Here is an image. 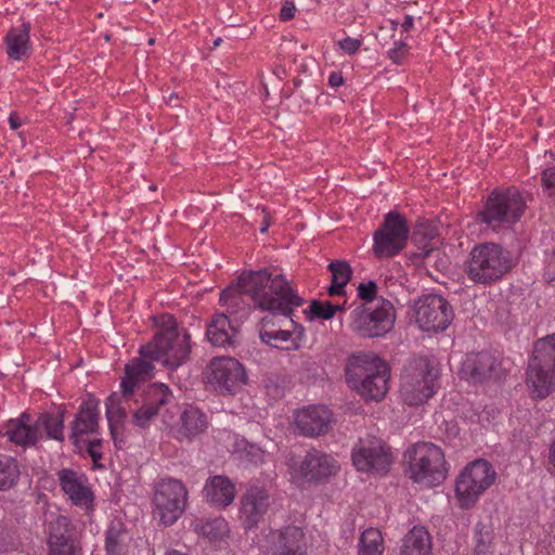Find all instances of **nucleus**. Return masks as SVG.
<instances>
[{
  "instance_id": "22",
  "label": "nucleus",
  "mask_w": 555,
  "mask_h": 555,
  "mask_svg": "<svg viewBox=\"0 0 555 555\" xmlns=\"http://www.w3.org/2000/svg\"><path fill=\"white\" fill-rule=\"evenodd\" d=\"M61 490L75 506L89 509L92 507L94 495L88 477L72 468H62L56 472Z\"/></svg>"
},
{
  "instance_id": "38",
  "label": "nucleus",
  "mask_w": 555,
  "mask_h": 555,
  "mask_svg": "<svg viewBox=\"0 0 555 555\" xmlns=\"http://www.w3.org/2000/svg\"><path fill=\"white\" fill-rule=\"evenodd\" d=\"M475 550L474 555H492L493 554V532L482 522H478L474 529Z\"/></svg>"
},
{
  "instance_id": "56",
  "label": "nucleus",
  "mask_w": 555,
  "mask_h": 555,
  "mask_svg": "<svg viewBox=\"0 0 555 555\" xmlns=\"http://www.w3.org/2000/svg\"><path fill=\"white\" fill-rule=\"evenodd\" d=\"M270 227V221L267 217L263 218V220L261 221V225H260V232L261 233H266L268 231Z\"/></svg>"
},
{
  "instance_id": "7",
  "label": "nucleus",
  "mask_w": 555,
  "mask_h": 555,
  "mask_svg": "<svg viewBox=\"0 0 555 555\" xmlns=\"http://www.w3.org/2000/svg\"><path fill=\"white\" fill-rule=\"evenodd\" d=\"M527 385L533 398L544 399L555 391V333L535 341Z\"/></svg>"
},
{
  "instance_id": "13",
  "label": "nucleus",
  "mask_w": 555,
  "mask_h": 555,
  "mask_svg": "<svg viewBox=\"0 0 555 555\" xmlns=\"http://www.w3.org/2000/svg\"><path fill=\"white\" fill-rule=\"evenodd\" d=\"M408 238L409 227L405 217L398 211H389L374 233V253L377 258L393 257L405 247Z\"/></svg>"
},
{
  "instance_id": "4",
  "label": "nucleus",
  "mask_w": 555,
  "mask_h": 555,
  "mask_svg": "<svg viewBox=\"0 0 555 555\" xmlns=\"http://www.w3.org/2000/svg\"><path fill=\"white\" fill-rule=\"evenodd\" d=\"M512 269L509 253L495 243H482L473 247L465 262L464 272L475 284L491 285Z\"/></svg>"
},
{
  "instance_id": "5",
  "label": "nucleus",
  "mask_w": 555,
  "mask_h": 555,
  "mask_svg": "<svg viewBox=\"0 0 555 555\" xmlns=\"http://www.w3.org/2000/svg\"><path fill=\"white\" fill-rule=\"evenodd\" d=\"M439 369L434 359L417 357L409 361L401 375L400 393L408 405L425 403L438 390Z\"/></svg>"
},
{
  "instance_id": "28",
  "label": "nucleus",
  "mask_w": 555,
  "mask_h": 555,
  "mask_svg": "<svg viewBox=\"0 0 555 555\" xmlns=\"http://www.w3.org/2000/svg\"><path fill=\"white\" fill-rule=\"evenodd\" d=\"M237 331L228 315L216 314L207 325L206 337L215 347H232L235 344Z\"/></svg>"
},
{
  "instance_id": "27",
  "label": "nucleus",
  "mask_w": 555,
  "mask_h": 555,
  "mask_svg": "<svg viewBox=\"0 0 555 555\" xmlns=\"http://www.w3.org/2000/svg\"><path fill=\"white\" fill-rule=\"evenodd\" d=\"M272 555H307L306 538L302 529L287 526L279 531Z\"/></svg>"
},
{
  "instance_id": "30",
  "label": "nucleus",
  "mask_w": 555,
  "mask_h": 555,
  "mask_svg": "<svg viewBox=\"0 0 555 555\" xmlns=\"http://www.w3.org/2000/svg\"><path fill=\"white\" fill-rule=\"evenodd\" d=\"M431 541L424 527H413L403 539L401 555H430Z\"/></svg>"
},
{
  "instance_id": "45",
  "label": "nucleus",
  "mask_w": 555,
  "mask_h": 555,
  "mask_svg": "<svg viewBox=\"0 0 555 555\" xmlns=\"http://www.w3.org/2000/svg\"><path fill=\"white\" fill-rule=\"evenodd\" d=\"M416 249L411 251L409 254V258L414 263L418 264L420 261L428 259L431 257L435 253H437V249L434 246H428L426 244L424 245H415Z\"/></svg>"
},
{
  "instance_id": "12",
  "label": "nucleus",
  "mask_w": 555,
  "mask_h": 555,
  "mask_svg": "<svg viewBox=\"0 0 555 555\" xmlns=\"http://www.w3.org/2000/svg\"><path fill=\"white\" fill-rule=\"evenodd\" d=\"M496 473L486 460L469 463L455 482V494L462 508H470L479 496L492 486Z\"/></svg>"
},
{
  "instance_id": "17",
  "label": "nucleus",
  "mask_w": 555,
  "mask_h": 555,
  "mask_svg": "<svg viewBox=\"0 0 555 555\" xmlns=\"http://www.w3.org/2000/svg\"><path fill=\"white\" fill-rule=\"evenodd\" d=\"M460 375L462 379L482 385L499 379L502 375L501 360L489 351L466 354Z\"/></svg>"
},
{
  "instance_id": "3",
  "label": "nucleus",
  "mask_w": 555,
  "mask_h": 555,
  "mask_svg": "<svg viewBox=\"0 0 555 555\" xmlns=\"http://www.w3.org/2000/svg\"><path fill=\"white\" fill-rule=\"evenodd\" d=\"M153 360L149 357L140 354L139 358L132 359L125 366V376L120 383L121 391L113 392L105 402L106 418L109 425L112 435L118 425H121L128 415V411L132 410V402L138 403L135 397V389L141 383L151 378L154 371Z\"/></svg>"
},
{
  "instance_id": "6",
  "label": "nucleus",
  "mask_w": 555,
  "mask_h": 555,
  "mask_svg": "<svg viewBox=\"0 0 555 555\" xmlns=\"http://www.w3.org/2000/svg\"><path fill=\"white\" fill-rule=\"evenodd\" d=\"M525 209L526 201L517 189H494L477 212V220L492 230L507 229L520 220Z\"/></svg>"
},
{
  "instance_id": "16",
  "label": "nucleus",
  "mask_w": 555,
  "mask_h": 555,
  "mask_svg": "<svg viewBox=\"0 0 555 555\" xmlns=\"http://www.w3.org/2000/svg\"><path fill=\"white\" fill-rule=\"evenodd\" d=\"M338 469L339 465L332 455L315 449L307 452L300 461L293 460L289 465L292 478L297 482L322 481Z\"/></svg>"
},
{
  "instance_id": "41",
  "label": "nucleus",
  "mask_w": 555,
  "mask_h": 555,
  "mask_svg": "<svg viewBox=\"0 0 555 555\" xmlns=\"http://www.w3.org/2000/svg\"><path fill=\"white\" fill-rule=\"evenodd\" d=\"M347 300L343 304H333L331 301L313 300L310 305V312L323 320H330L337 311H343L346 307Z\"/></svg>"
},
{
  "instance_id": "48",
  "label": "nucleus",
  "mask_w": 555,
  "mask_h": 555,
  "mask_svg": "<svg viewBox=\"0 0 555 555\" xmlns=\"http://www.w3.org/2000/svg\"><path fill=\"white\" fill-rule=\"evenodd\" d=\"M544 279L547 282L555 281V247L552 256L547 259L545 269H544Z\"/></svg>"
},
{
  "instance_id": "40",
  "label": "nucleus",
  "mask_w": 555,
  "mask_h": 555,
  "mask_svg": "<svg viewBox=\"0 0 555 555\" xmlns=\"http://www.w3.org/2000/svg\"><path fill=\"white\" fill-rule=\"evenodd\" d=\"M331 278L339 287H346L352 276V269L347 261L335 260L328 264Z\"/></svg>"
},
{
  "instance_id": "1",
  "label": "nucleus",
  "mask_w": 555,
  "mask_h": 555,
  "mask_svg": "<svg viewBox=\"0 0 555 555\" xmlns=\"http://www.w3.org/2000/svg\"><path fill=\"white\" fill-rule=\"evenodd\" d=\"M248 296L254 305L268 310L272 318H264L259 331L260 340L271 347L295 351L300 348L305 328L293 320V312L304 305V299L289 285L283 274L273 275L268 269L243 272L236 285L220 293V304L232 312Z\"/></svg>"
},
{
  "instance_id": "49",
  "label": "nucleus",
  "mask_w": 555,
  "mask_h": 555,
  "mask_svg": "<svg viewBox=\"0 0 555 555\" xmlns=\"http://www.w3.org/2000/svg\"><path fill=\"white\" fill-rule=\"evenodd\" d=\"M296 12V8L293 2H285L280 12V20L283 22L291 21L294 18Z\"/></svg>"
},
{
  "instance_id": "25",
  "label": "nucleus",
  "mask_w": 555,
  "mask_h": 555,
  "mask_svg": "<svg viewBox=\"0 0 555 555\" xmlns=\"http://www.w3.org/2000/svg\"><path fill=\"white\" fill-rule=\"evenodd\" d=\"M31 24L22 21L21 25L11 27L3 38L5 53L13 61H22L31 54L30 43Z\"/></svg>"
},
{
  "instance_id": "42",
  "label": "nucleus",
  "mask_w": 555,
  "mask_h": 555,
  "mask_svg": "<svg viewBox=\"0 0 555 555\" xmlns=\"http://www.w3.org/2000/svg\"><path fill=\"white\" fill-rule=\"evenodd\" d=\"M102 447L103 440L101 438H88L80 454H88L92 459V462L96 467H102V465L100 464V461L103 459Z\"/></svg>"
},
{
  "instance_id": "24",
  "label": "nucleus",
  "mask_w": 555,
  "mask_h": 555,
  "mask_svg": "<svg viewBox=\"0 0 555 555\" xmlns=\"http://www.w3.org/2000/svg\"><path fill=\"white\" fill-rule=\"evenodd\" d=\"M332 412L324 405H311L295 415L296 427L307 437H317L327 431Z\"/></svg>"
},
{
  "instance_id": "60",
  "label": "nucleus",
  "mask_w": 555,
  "mask_h": 555,
  "mask_svg": "<svg viewBox=\"0 0 555 555\" xmlns=\"http://www.w3.org/2000/svg\"><path fill=\"white\" fill-rule=\"evenodd\" d=\"M175 98L177 99V94L176 93H171L170 96H169L170 100H172Z\"/></svg>"
},
{
  "instance_id": "55",
  "label": "nucleus",
  "mask_w": 555,
  "mask_h": 555,
  "mask_svg": "<svg viewBox=\"0 0 555 555\" xmlns=\"http://www.w3.org/2000/svg\"><path fill=\"white\" fill-rule=\"evenodd\" d=\"M550 463L555 467V441L550 446Z\"/></svg>"
},
{
  "instance_id": "2",
  "label": "nucleus",
  "mask_w": 555,
  "mask_h": 555,
  "mask_svg": "<svg viewBox=\"0 0 555 555\" xmlns=\"http://www.w3.org/2000/svg\"><path fill=\"white\" fill-rule=\"evenodd\" d=\"M157 326L153 339L141 346L139 354L176 370L189 360L192 350L191 335L170 314L160 315Z\"/></svg>"
},
{
  "instance_id": "11",
  "label": "nucleus",
  "mask_w": 555,
  "mask_h": 555,
  "mask_svg": "<svg viewBox=\"0 0 555 555\" xmlns=\"http://www.w3.org/2000/svg\"><path fill=\"white\" fill-rule=\"evenodd\" d=\"M152 503L154 518L166 527L171 526L184 513L188 490L180 480L164 478L154 488Z\"/></svg>"
},
{
  "instance_id": "37",
  "label": "nucleus",
  "mask_w": 555,
  "mask_h": 555,
  "mask_svg": "<svg viewBox=\"0 0 555 555\" xmlns=\"http://www.w3.org/2000/svg\"><path fill=\"white\" fill-rule=\"evenodd\" d=\"M234 452L238 454L242 460L253 464L263 462L264 451L256 443L249 442L245 438H237L234 442Z\"/></svg>"
},
{
  "instance_id": "26",
  "label": "nucleus",
  "mask_w": 555,
  "mask_h": 555,
  "mask_svg": "<svg viewBox=\"0 0 555 555\" xmlns=\"http://www.w3.org/2000/svg\"><path fill=\"white\" fill-rule=\"evenodd\" d=\"M236 494L234 483L222 475H216L206 480L203 489L205 500L217 506L224 508L233 503Z\"/></svg>"
},
{
  "instance_id": "47",
  "label": "nucleus",
  "mask_w": 555,
  "mask_h": 555,
  "mask_svg": "<svg viewBox=\"0 0 555 555\" xmlns=\"http://www.w3.org/2000/svg\"><path fill=\"white\" fill-rule=\"evenodd\" d=\"M49 555H76V544L66 543V545L48 546Z\"/></svg>"
},
{
  "instance_id": "19",
  "label": "nucleus",
  "mask_w": 555,
  "mask_h": 555,
  "mask_svg": "<svg viewBox=\"0 0 555 555\" xmlns=\"http://www.w3.org/2000/svg\"><path fill=\"white\" fill-rule=\"evenodd\" d=\"M99 403L94 399L83 401L69 424V440L78 453L82 452L88 436L99 434Z\"/></svg>"
},
{
  "instance_id": "51",
  "label": "nucleus",
  "mask_w": 555,
  "mask_h": 555,
  "mask_svg": "<svg viewBox=\"0 0 555 555\" xmlns=\"http://www.w3.org/2000/svg\"><path fill=\"white\" fill-rule=\"evenodd\" d=\"M345 82L344 77L340 72H332L328 76V85L332 88H338L343 86Z\"/></svg>"
},
{
  "instance_id": "46",
  "label": "nucleus",
  "mask_w": 555,
  "mask_h": 555,
  "mask_svg": "<svg viewBox=\"0 0 555 555\" xmlns=\"http://www.w3.org/2000/svg\"><path fill=\"white\" fill-rule=\"evenodd\" d=\"M361 44L362 40L351 37H346L338 41L339 48L349 55L356 54Z\"/></svg>"
},
{
  "instance_id": "10",
  "label": "nucleus",
  "mask_w": 555,
  "mask_h": 555,
  "mask_svg": "<svg viewBox=\"0 0 555 555\" xmlns=\"http://www.w3.org/2000/svg\"><path fill=\"white\" fill-rule=\"evenodd\" d=\"M347 376L348 383L365 400L379 401L387 393L389 371L379 358L349 367Z\"/></svg>"
},
{
  "instance_id": "52",
  "label": "nucleus",
  "mask_w": 555,
  "mask_h": 555,
  "mask_svg": "<svg viewBox=\"0 0 555 555\" xmlns=\"http://www.w3.org/2000/svg\"><path fill=\"white\" fill-rule=\"evenodd\" d=\"M327 292L330 296H344L346 294L345 287L337 286L333 281H331Z\"/></svg>"
},
{
  "instance_id": "58",
  "label": "nucleus",
  "mask_w": 555,
  "mask_h": 555,
  "mask_svg": "<svg viewBox=\"0 0 555 555\" xmlns=\"http://www.w3.org/2000/svg\"><path fill=\"white\" fill-rule=\"evenodd\" d=\"M222 42V39L221 38H217L215 41H214V48L220 46Z\"/></svg>"
},
{
  "instance_id": "57",
  "label": "nucleus",
  "mask_w": 555,
  "mask_h": 555,
  "mask_svg": "<svg viewBox=\"0 0 555 555\" xmlns=\"http://www.w3.org/2000/svg\"><path fill=\"white\" fill-rule=\"evenodd\" d=\"M165 555H188L186 553H183V552H180V551H177V550H169L166 552Z\"/></svg>"
},
{
  "instance_id": "34",
  "label": "nucleus",
  "mask_w": 555,
  "mask_h": 555,
  "mask_svg": "<svg viewBox=\"0 0 555 555\" xmlns=\"http://www.w3.org/2000/svg\"><path fill=\"white\" fill-rule=\"evenodd\" d=\"M194 530L210 542H216L221 540L229 532V526L223 517H216L196 520Z\"/></svg>"
},
{
  "instance_id": "50",
  "label": "nucleus",
  "mask_w": 555,
  "mask_h": 555,
  "mask_svg": "<svg viewBox=\"0 0 555 555\" xmlns=\"http://www.w3.org/2000/svg\"><path fill=\"white\" fill-rule=\"evenodd\" d=\"M411 241H412V243L414 245H424V244H426L428 246H433L431 237H427V235L425 233H423L422 231L413 232Z\"/></svg>"
},
{
  "instance_id": "31",
  "label": "nucleus",
  "mask_w": 555,
  "mask_h": 555,
  "mask_svg": "<svg viewBox=\"0 0 555 555\" xmlns=\"http://www.w3.org/2000/svg\"><path fill=\"white\" fill-rule=\"evenodd\" d=\"M35 425L38 431L41 429L46 433V438L63 442L65 440L64 435V411L57 414L53 413H41L35 421Z\"/></svg>"
},
{
  "instance_id": "21",
  "label": "nucleus",
  "mask_w": 555,
  "mask_h": 555,
  "mask_svg": "<svg viewBox=\"0 0 555 555\" xmlns=\"http://www.w3.org/2000/svg\"><path fill=\"white\" fill-rule=\"evenodd\" d=\"M172 401L173 396L168 386L165 384L151 385L142 405L133 411L132 423L140 428L149 427L156 415L160 414L163 410L168 411L166 406Z\"/></svg>"
},
{
  "instance_id": "53",
  "label": "nucleus",
  "mask_w": 555,
  "mask_h": 555,
  "mask_svg": "<svg viewBox=\"0 0 555 555\" xmlns=\"http://www.w3.org/2000/svg\"><path fill=\"white\" fill-rule=\"evenodd\" d=\"M9 125H10L11 129H13V130L18 129L22 126V120L15 112L10 114Z\"/></svg>"
},
{
  "instance_id": "33",
  "label": "nucleus",
  "mask_w": 555,
  "mask_h": 555,
  "mask_svg": "<svg viewBox=\"0 0 555 555\" xmlns=\"http://www.w3.org/2000/svg\"><path fill=\"white\" fill-rule=\"evenodd\" d=\"M75 543L73 526L68 517L59 515L49 524L48 546L66 545Z\"/></svg>"
},
{
  "instance_id": "18",
  "label": "nucleus",
  "mask_w": 555,
  "mask_h": 555,
  "mask_svg": "<svg viewBox=\"0 0 555 555\" xmlns=\"http://www.w3.org/2000/svg\"><path fill=\"white\" fill-rule=\"evenodd\" d=\"M208 383L220 393H234L245 383L242 364L230 357L215 358L208 366Z\"/></svg>"
},
{
  "instance_id": "54",
  "label": "nucleus",
  "mask_w": 555,
  "mask_h": 555,
  "mask_svg": "<svg viewBox=\"0 0 555 555\" xmlns=\"http://www.w3.org/2000/svg\"><path fill=\"white\" fill-rule=\"evenodd\" d=\"M414 27V18L412 15H405L404 21L401 24V28L403 31L409 33Z\"/></svg>"
},
{
  "instance_id": "39",
  "label": "nucleus",
  "mask_w": 555,
  "mask_h": 555,
  "mask_svg": "<svg viewBox=\"0 0 555 555\" xmlns=\"http://www.w3.org/2000/svg\"><path fill=\"white\" fill-rule=\"evenodd\" d=\"M357 296L361 302H353L352 306H374L379 305V300H387L383 296H378V286L375 281L360 283L357 287Z\"/></svg>"
},
{
  "instance_id": "8",
  "label": "nucleus",
  "mask_w": 555,
  "mask_h": 555,
  "mask_svg": "<svg viewBox=\"0 0 555 555\" xmlns=\"http://www.w3.org/2000/svg\"><path fill=\"white\" fill-rule=\"evenodd\" d=\"M409 477L424 487L441 483L448 474L444 453L431 442H417L408 450Z\"/></svg>"
},
{
  "instance_id": "29",
  "label": "nucleus",
  "mask_w": 555,
  "mask_h": 555,
  "mask_svg": "<svg viewBox=\"0 0 555 555\" xmlns=\"http://www.w3.org/2000/svg\"><path fill=\"white\" fill-rule=\"evenodd\" d=\"M207 428V418L205 413L197 406L188 405L180 417V426L177 430L178 438L192 439L202 434Z\"/></svg>"
},
{
  "instance_id": "32",
  "label": "nucleus",
  "mask_w": 555,
  "mask_h": 555,
  "mask_svg": "<svg viewBox=\"0 0 555 555\" xmlns=\"http://www.w3.org/2000/svg\"><path fill=\"white\" fill-rule=\"evenodd\" d=\"M127 530L125 525L115 519L105 532V551L107 555H125L127 551Z\"/></svg>"
},
{
  "instance_id": "59",
  "label": "nucleus",
  "mask_w": 555,
  "mask_h": 555,
  "mask_svg": "<svg viewBox=\"0 0 555 555\" xmlns=\"http://www.w3.org/2000/svg\"><path fill=\"white\" fill-rule=\"evenodd\" d=\"M398 25H399L398 22H396V21L391 22V27H392L393 30L397 29Z\"/></svg>"
},
{
  "instance_id": "35",
  "label": "nucleus",
  "mask_w": 555,
  "mask_h": 555,
  "mask_svg": "<svg viewBox=\"0 0 555 555\" xmlns=\"http://www.w3.org/2000/svg\"><path fill=\"white\" fill-rule=\"evenodd\" d=\"M21 476L20 464L11 455L0 453V491H7L16 486Z\"/></svg>"
},
{
  "instance_id": "14",
  "label": "nucleus",
  "mask_w": 555,
  "mask_h": 555,
  "mask_svg": "<svg viewBox=\"0 0 555 555\" xmlns=\"http://www.w3.org/2000/svg\"><path fill=\"white\" fill-rule=\"evenodd\" d=\"M352 464L359 472L386 474L392 462L389 447L376 436L360 437L352 448Z\"/></svg>"
},
{
  "instance_id": "20",
  "label": "nucleus",
  "mask_w": 555,
  "mask_h": 555,
  "mask_svg": "<svg viewBox=\"0 0 555 555\" xmlns=\"http://www.w3.org/2000/svg\"><path fill=\"white\" fill-rule=\"evenodd\" d=\"M0 437L7 438L9 443L25 451L36 448L42 438V434L38 431L31 415L23 412L17 417L10 418L2 424Z\"/></svg>"
},
{
  "instance_id": "15",
  "label": "nucleus",
  "mask_w": 555,
  "mask_h": 555,
  "mask_svg": "<svg viewBox=\"0 0 555 555\" xmlns=\"http://www.w3.org/2000/svg\"><path fill=\"white\" fill-rule=\"evenodd\" d=\"M415 322L426 332L446 330L452 319L451 305L440 295L428 294L420 297L413 305Z\"/></svg>"
},
{
  "instance_id": "36",
  "label": "nucleus",
  "mask_w": 555,
  "mask_h": 555,
  "mask_svg": "<svg viewBox=\"0 0 555 555\" xmlns=\"http://www.w3.org/2000/svg\"><path fill=\"white\" fill-rule=\"evenodd\" d=\"M384 552V539L378 529H365L359 540V555H382Z\"/></svg>"
},
{
  "instance_id": "44",
  "label": "nucleus",
  "mask_w": 555,
  "mask_h": 555,
  "mask_svg": "<svg viewBox=\"0 0 555 555\" xmlns=\"http://www.w3.org/2000/svg\"><path fill=\"white\" fill-rule=\"evenodd\" d=\"M541 182L548 197L555 198V168H547L542 171Z\"/></svg>"
},
{
  "instance_id": "23",
  "label": "nucleus",
  "mask_w": 555,
  "mask_h": 555,
  "mask_svg": "<svg viewBox=\"0 0 555 555\" xmlns=\"http://www.w3.org/2000/svg\"><path fill=\"white\" fill-rule=\"evenodd\" d=\"M270 506V496L267 490L250 487L242 495L240 502V519L245 529L256 528Z\"/></svg>"
},
{
  "instance_id": "9",
  "label": "nucleus",
  "mask_w": 555,
  "mask_h": 555,
  "mask_svg": "<svg viewBox=\"0 0 555 555\" xmlns=\"http://www.w3.org/2000/svg\"><path fill=\"white\" fill-rule=\"evenodd\" d=\"M396 319L392 302L379 300V305L354 306L349 314L348 326L359 337L379 338L392 331Z\"/></svg>"
},
{
  "instance_id": "43",
  "label": "nucleus",
  "mask_w": 555,
  "mask_h": 555,
  "mask_svg": "<svg viewBox=\"0 0 555 555\" xmlns=\"http://www.w3.org/2000/svg\"><path fill=\"white\" fill-rule=\"evenodd\" d=\"M410 52V47L402 40L393 42V47L387 52L388 57L396 65H403Z\"/></svg>"
}]
</instances>
